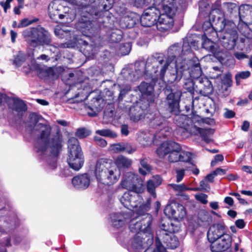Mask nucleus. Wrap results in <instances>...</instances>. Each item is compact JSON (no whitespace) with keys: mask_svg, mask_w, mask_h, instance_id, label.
Segmentation results:
<instances>
[{"mask_svg":"<svg viewBox=\"0 0 252 252\" xmlns=\"http://www.w3.org/2000/svg\"><path fill=\"white\" fill-rule=\"evenodd\" d=\"M31 134L36 138L35 147L37 152L42 156L49 169H56L57 158L63 146L62 135L59 133L51 134L50 126L37 123L34 125Z\"/></svg>","mask_w":252,"mask_h":252,"instance_id":"1","label":"nucleus"},{"mask_svg":"<svg viewBox=\"0 0 252 252\" xmlns=\"http://www.w3.org/2000/svg\"><path fill=\"white\" fill-rule=\"evenodd\" d=\"M220 7V1L217 0L210 13V22H207L204 25H215L219 31H213V36H217L220 44L225 49L231 50L235 46L238 37L236 25L233 21L224 18V13Z\"/></svg>","mask_w":252,"mask_h":252,"instance_id":"2","label":"nucleus"},{"mask_svg":"<svg viewBox=\"0 0 252 252\" xmlns=\"http://www.w3.org/2000/svg\"><path fill=\"white\" fill-rule=\"evenodd\" d=\"M182 56L180 45L175 44L168 48L167 58L160 54H156L148 57L146 62V69L151 74L163 78L169 66H171V64L179 58L180 59V63L185 61L187 63L186 59H183Z\"/></svg>","mask_w":252,"mask_h":252,"instance_id":"3","label":"nucleus"},{"mask_svg":"<svg viewBox=\"0 0 252 252\" xmlns=\"http://www.w3.org/2000/svg\"><path fill=\"white\" fill-rule=\"evenodd\" d=\"M94 173L98 184L111 186L119 180L120 171L116 167L103 159L98 160L94 167Z\"/></svg>","mask_w":252,"mask_h":252,"instance_id":"4","label":"nucleus"},{"mask_svg":"<svg viewBox=\"0 0 252 252\" xmlns=\"http://www.w3.org/2000/svg\"><path fill=\"white\" fill-rule=\"evenodd\" d=\"M22 36L25 41L33 47L50 45L52 42L49 32L40 26L26 29L22 32Z\"/></svg>","mask_w":252,"mask_h":252,"instance_id":"5","label":"nucleus"},{"mask_svg":"<svg viewBox=\"0 0 252 252\" xmlns=\"http://www.w3.org/2000/svg\"><path fill=\"white\" fill-rule=\"evenodd\" d=\"M174 121L177 126L184 129L191 134L196 135L200 132L198 126L203 123L212 125L214 124L213 119H207L203 121L200 117L194 116L191 118L185 115H179L175 116Z\"/></svg>","mask_w":252,"mask_h":252,"instance_id":"6","label":"nucleus"},{"mask_svg":"<svg viewBox=\"0 0 252 252\" xmlns=\"http://www.w3.org/2000/svg\"><path fill=\"white\" fill-rule=\"evenodd\" d=\"M153 220L151 214H146L145 217H138L130 220L129 225V230L131 232L137 234L138 232L144 233L148 235L147 243L148 245L153 243L154 234L151 228Z\"/></svg>","mask_w":252,"mask_h":252,"instance_id":"7","label":"nucleus"},{"mask_svg":"<svg viewBox=\"0 0 252 252\" xmlns=\"http://www.w3.org/2000/svg\"><path fill=\"white\" fill-rule=\"evenodd\" d=\"M67 162L69 167L75 171L80 170L84 163V156L79 141L74 137L70 138L68 141Z\"/></svg>","mask_w":252,"mask_h":252,"instance_id":"8","label":"nucleus"},{"mask_svg":"<svg viewBox=\"0 0 252 252\" xmlns=\"http://www.w3.org/2000/svg\"><path fill=\"white\" fill-rule=\"evenodd\" d=\"M180 59L179 58L175 63H173L172 65H174L175 68L173 69L170 70L166 76H164L163 78L160 77L159 76H156L154 74H151L149 71L146 70L149 76L152 77H155L156 78H159L165 82H167L168 83H173L175 82H178L180 80L182 76V72L186 70L188 68V65L185 61H182L180 62Z\"/></svg>","mask_w":252,"mask_h":252,"instance_id":"9","label":"nucleus"},{"mask_svg":"<svg viewBox=\"0 0 252 252\" xmlns=\"http://www.w3.org/2000/svg\"><path fill=\"white\" fill-rule=\"evenodd\" d=\"M141 182L138 175L132 172H127L124 175L120 186L128 191L142 192L143 189Z\"/></svg>","mask_w":252,"mask_h":252,"instance_id":"10","label":"nucleus"},{"mask_svg":"<svg viewBox=\"0 0 252 252\" xmlns=\"http://www.w3.org/2000/svg\"><path fill=\"white\" fill-rule=\"evenodd\" d=\"M160 14L158 8L156 6H149L146 9L141 16L140 22L144 27H151L157 24Z\"/></svg>","mask_w":252,"mask_h":252,"instance_id":"11","label":"nucleus"},{"mask_svg":"<svg viewBox=\"0 0 252 252\" xmlns=\"http://www.w3.org/2000/svg\"><path fill=\"white\" fill-rule=\"evenodd\" d=\"M140 193L126 191L119 198V200L125 207L132 210V208H137L143 201V198L140 195Z\"/></svg>","mask_w":252,"mask_h":252,"instance_id":"12","label":"nucleus"},{"mask_svg":"<svg viewBox=\"0 0 252 252\" xmlns=\"http://www.w3.org/2000/svg\"><path fill=\"white\" fill-rule=\"evenodd\" d=\"M170 129L169 127L164 126L155 135L149 132H142L138 137L139 141L142 145L147 146L153 142L154 140L166 137L170 132Z\"/></svg>","mask_w":252,"mask_h":252,"instance_id":"13","label":"nucleus"},{"mask_svg":"<svg viewBox=\"0 0 252 252\" xmlns=\"http://www.w3.org/2000/svg\"><path fill=\"white\" fill-rule=\"evenodd\" d=\"M76 27L84 35L88 37L94 36L98 32L97 27L86 17L82 18L76 24Z\"/></svg>","mask_w":252,"mask_h":252,"instance_id":"14","label":"nucleus"},{"mask_svg":"<svg viewBox=\"0 0 252 252\" xmlns=\"http://www.w3.org/2000/svg\"><path fill=\"white\" fill-rule=\"evenodd\" d=\"M164 211L169 217L178 220L184 219L186 215L185 207L178 203H173L166 206Z\"/></svg>","mask_w":252,"mask_h":252,"instance_id":"15","label":"nucleus"},{"mask_svg":"<svg viewBox=\"0 0 252 252\" xmlns=\"http://www.w3.org/2000/svg\"><path fill=\"white\" fill-rule=\"evenodd\" d=\"M166 95V103L168 105L171 111L178 109L182 93L179 90H173L166 88L164 90Z\"/></svg>","mask_w":252,"mask_h":252,"instance_id":"16","label":"nucleus"},{"mask_svg":"<svg viewBox=\"0 0 252 252\" xmlns=\"http://www.w3.org/2000/svg\"><path fill=\"white\" fill-rule=\"evenodd\" d=\"M148 107V103L143 101H141L131 107L129 110L130 119L133 122H137L142 119L144 117Z\"/></svg>","mask_w":252,"mask_h":252,"instance_id":"17","label":"nucleus"},{"mask_svg":"<svg viewBox=\"0 0 252 252\" xmlns=\"http://www.w3.org/2000/svg\"><path fill=\"white\" fill-rule=\"evenodd\" d=\"M147 236L148 235H145V233L142 232L135 234L128 242V249L130 251L138 252L147 247L150 246L151 245H147V241H144L146 238L147 239Z\"/></svg>","mask_w":252,"mask_h":252,"instance_id":"18","label":"nucleus"},{"mask_svg":"<svg viewBox=\"0 0 252 252\" xmlns=\"http://www.w3.org/2000/svg\"><path fill=\"white\" fill-rule=\"evenodd\" d=\"M231 242V237L229 234H223L211 244V250L213 252H224L230 247Z\"/></svg>","mask_w":252,"mask_h":252,"instance_id":"19","label":"nucleus"},{"mask_svg":"<svg viewBox=\"0 0 252 252\" xmlns=\"http://www.w3.org/2000/svg\"><path fill=\"white\" fill-rule=\"evenodd\" d=\"M73 4H75L82 7L88 8L90 6L91 7L96 8L97 10L89 11L91 14H96L99 11H103V5L102 4L101 0H65Z\"/></svg>","mask_w":252,"mask_h":252,"instance_id":"20","label":"nucleus"},{"mask_svg":"<svg viewBox=\"0 0 252 252\" xmlns=\"http://www.w3.org/2000/svg\"><path fill=\"white\" fill-rule=\"evenodd\" d=\"M170 13L164 12L159 15L157 24V28L160 31H167L170 29L174 24V16Z\"/></svg>","mask_w":252,"mask_h":252,"instance_id":"21","label":"nucleus"},{"mask_svg":"<svg viewBox=\"0 0 252 252\" xmlns=\"http://www.w3.org/2000/svg\"><path fill=\"white\" fill-rule=\"evenodd\" d=\"M143 74H149L146 71V64L145 66L142 65V68H124L122 71V74L124 78L128 81H133L136 79L138 78Z\"/></svg>","mask_w":252,"mask_h":252,"instance_id":"22","label":"nucleus"},{"mask_svg":"<svg viewBox=\"0 0 252 252\" xmlns=\"http://www.w3.org/2000/svg\"><path fill=\"white\" fill-rule=\"evenodd\" d=\"M174 150H181L180 146L174 141H165L163 142L157 149V153L159 157L162 158Z\"/></svg>","mask_w":252,"mask_h":252,"instance_id":"23","label":"nucleus"},{"mask_svg":"<svg viewBox=\"0 0 252 252\" xmlns=\"http://www.w3.org/2000/svg\"><path fill=\"white\" fill-rule=\"evenodd\" d=\"M224 226L221 223L214 224L211 225L207 232L208 241L212 244L224 233Z\"/></svg>","mask_w":252,"mask_h":252,"instance_id":"24","label":"nucleus"},{"mask_svg":"<svg viewBox=\"0 0 252 252\" xmlns=\"http://www.w3.org/2000/svg\"><path fill=\"white\" fill-rule=\"evenodd\" d=\"M196 88L198 90L200 94L204 96H208L213 92V88L210 81L207 78L204 77L197 80L195 82Z\"/></svg>","mask_w":252,"mask_h":252,"instance_id":"25","label":"nucleus"},{"mask_svg":"<svg viewBox=\"0 0 252 252\" xmlns=\"http://www.w3.org/2000/svg\"><path fill=\"white\" fill-rule=\"evenodd\" d=\"M168 234L163 236L162 238L156 239V241H158L161 246L166 247L168 249H174L177 247L179 244V242L174 234ZM165 249V248H164Z\"/></svg>","mask_w":252,"mask_h":252,"instance_id":"26","label":"nucleus"},{"mask_svg":"<svg viewBox=\"0 0 252 252\" xmlns=\"http://www.w3.org/2000/svg\"><path fill=\"white\" fill-rule=\"evenodd\" d=\"M72 184L74 188L79 189H87L90 184V178L88 174H81L73 177Z\"/></svg>","mask_w":252,"mask_h":252,"instance_id":"27","label":"nucleus"},{"mask_svg":"<svg viewBox=\"0 0 252 252\" xmlns=\"http://www.w3.org/2000/svg\"><path fill=\"white\" fill-rule=\"evenodd\" d=\"M102 99L100 97L93 98L88 105V108L90 110L88 113L90 116L94 117L102 109Z\"/></svg>","mask_w":252,"mask_h":252,"instance_id":"28","label":"nucleus"},{"mask_svg":"<svg viewBox=\"0 0 252 252\" xmlns=\"http://www.w3.org/2000/svg\"><path fill=\"white\" fill-rule=\"evenodd\" d=\"M177 227L170 221H165L160 225V229L157 233L156 239L162 238L163 236L168 234L174 233L176 231Z\"/></svg>","mask_w":252,"mask_h":252,"instance_id":"29","label":"nucleus"},{"mask_svg":"<svg viewBox=\"0 0 252 252\" xmlns=\"http://www.w3.org/2000/svg\"><path fill=\"white\" fill-rule=\"evenodd\" d=\"M126 215L120 213H115L111 214L110 220L112 225L115 228L123 227L127 222Z\"/></svg>","mask_w":252,"mask_h":252,"instance_id":"30","label":"nucleus"},{"mask_svg":"<svg viewBox=\"0 0 252 252\" xmlns=\"http://www.w3.org/2000/svg\"><path fill=\"white\" fill-rule=\"evenodd\" d=\"M151 207V199L148 198L146 201L144 203L143 200L140 203L137 208H132L134 209V212L140 217H145Z\"/></svg>","mask_w":252,"mask_h":252,"instance_id":"31","label":"nucleus"},{"mask_svg":"<svg viewBox=\"0 0 252 252\" xmlns=\"http://www.w3.org/2000/svg\"><path fill=\"white\" fill-rule=\"evenodd\" d=\"M132 163V161L131 159L122 155L118 156L115 160V163L119 171L122 169L128 168Z\"/></svg>","mask_w":252,"mask_h":252,"instance_id":"32","label":"nucleus"},{"mask_svg":"<svg viewBox=\"0 0 252 252\" xmlns=\"http://www.w3.org/2000/svg\"><path fill=\"white\" fill-rule=\"evenodd\" d=\"M63 8V6L60 4L59 0H55L51 2L48 6V12L50 18L55 20L56 17L59 14V12Z\"/></svg>","mask_w":252,"mask_h":252,"instance_id":"33","label":"nucleus"},{"mask_svg":"<svg viewBox=\"0 0 252 252\" xmlns=\"http://www.w3.org/2000/svg\"><path fill=\"white\" fill-rule=\"evenodd\" d=\"M162 10L164 12L175 15L177 7L175 5L174 0H162Z\"/></svg>","mask_w":252,"mask_h":252,"instance_id":"34","label":"nucleus"},{"mask_svg":"<svg viewBox=\"0 0 252 252\" xmlns=\"http://www.w3.org/2000/svg\"><path fill=\"white\" fill-rule=\"evenodd\" d=\"M93 44H89L88 41L85 40H81L79 44L82 45L81 48L84 50L85 54H93L95 51V48L98 47L97 44L92 41Z\"/></svg>","mask_w":252,"mask_h":252,"instance_id":"35","label":"nucleus"},{"mask_svg":"<svg viewBox=\"0 0 252 252\" xmlns=\"http://www.w3.org/2000/svg\"><path fill=\"white\" fill-rule=\"evenodd\" d=\"M212 221V217L204 210H200L198 214V222L200 225L209 224Z\"/></svg>","mask_w":252,"mask_h":252,"instance_id":"36","label":"nucleus"},{"mask_svg":"<svg viewBox=\"0 0 252 252\" xmlns=\"http://www.w3.org/2000/svg\"><path fill=\"white\" fill-rule=\"evenodd\" d=\"M202 47L208 52L215 55L218 53L217 45L208 38L204 39Z\"/></svg>","mask_w":252,"mask_h":252,"instance_id":"37","label":"nucleus"},{"mask_svg":"<svg viewBox=\"0 0 252 252\" xmlns=\"http://www.w3.org/2000/svg\"><path fill=\"white\" fill-rule=\"evenodd\" d=\"M190 73V76L193 79L195 80V82H197V80L201 79L202 77V70L201 69L200 64L198 62L194 64L191 67V70L189 72Z\"/></svg>","mask_w":252,"mask_h":252,"instance_id":"38","label":"nucleus"},{"mask_svg":"<svg viewBox=\"0 0 252 252\" xmlns=\"http://www.w3.org/2000/svg\"><path fill=\"white\" fill-rule=\"evenodd\" d=\"M198 126L199 132L196 135L200 134L203 139L207 143L212 141L211 136L214 134V130L211 128L202 129Z\"/></svg>","mask_w":252,"mask_h":252,"instance_id":"39","label":"nucleus"},{"mask_svg":"<svg viewBox=\"0 0 252 252\" xmlns=\"http://www.w3.org/2000/svg\"><path fill=\"white\" fill-rule=\"evenodd\" d=\"M122 31L119 29L113 30L109 36V40L112 43H118L122 38Z\"/></svg>","mask_w":252,"mask_h":252,"instance_id":"40","label":"nucleus"},{"mask_svg":"<svg viewBox=\"0 0 252 252\" xmlns=\"http://www.w3.org/2000/svg\"><path fill=\"white\" fill-rule=\"evenodd\" d=\"M139 90L143 94L151 95L154 91L153 86L147 83L142 82L138 87Z\"/></svg>","mask_w":252,"mask_h":252,"instance_id":"41","label":"nucleus"},{"mask_svg":"<svg viewBox=\"0 0 252 252\" xmlns=\"http://www.w3.org/2000/svg\"><path fill=\"white\" fill-rule=\"evenodd\" d=\"M192 156L190 152L182 151L180 153L179 161L187 162L191 166H194L195 164L192 160Z\"/></svg>","mask_w":252,"mask_h":252,"instance_id":"42","label":"nucleus"},{"mask_svg":"<svg viewBox=\"0 0 252 252\" xmlns=\"http://www.w3.org/2000/svg\"><path fill=\"white\" fill-rule=\"evenodd\" d=\"M142 167L139 168V173L142 175H146L151 170V166L148 163V160L146 158H142L140 161Z\"/></svg>","mask_w":252,"mask_h":252,"instance_id":"43","label":"nucleus"},{"mask_svg":"<svg viewBox=\"0 0 252 252\" xmlns=\"http://www.w3.org/2000/svg\"><path fill=\"white\" fill-rule=\"evenodd\" d=\"M238 30L241 33L247 38H252V31L246 24H239Z\"/></svg>","mask_w":252,"mask_h":252,"instance_id":"44","label":"nucleus"},{"mask_svg":"<svg viewBox=\"0 0 252 252\" xmlns=\"http://www.w3.org/2000/svg\"><path fill=\"white\" fill-rule=\"evenodd\" d=\"M195 84H196L195 82H194L192 79H187L184 81L183 88L187 91V92H189L191 94H193L195 90Z\"/></svg>","mask_w":252,"mask_h":252,"instance_id":"45","label":"nucleus"},{"mask_svg":"<svg viewBox=\"0 0 252 252\" xmlns=\"http://www.w3.org/2000/svg\"><path fill=\"white\" fill-rule=\"evenodd\" d=\"M95 133L102 136L108 137L112 138H115L117 136V134L115 132L109 129L97 130L95 131Z\"/></svg>","mask_w":252,"mask_h":252,"instance_id":"46","label":"nucleus"},{"mask_svg":"<svg viewBox=\"0 0 252 252\" xmlns=\"http://www.w3.org/2000/svg\"><path fill=\"white\" fill-rule=\"evenodd\" d=\"M13 107L14 109L18 112L26 111L27 110L26 104L20 99H16L14 101Z\"/></svg>","mask_w":252,"mask_h":252,"instance_id":"47","label":"nucleus"},{"mask_svg":"<svg viewBox=\"0 0 252 252\" xmlns=\"http://www.w3.org/2000/svg\"><path fill=\"white\" fill-rule=\"evenodd\" d=\"M26 55L22 52H19L15 57L13 63L16 66H20L26 61Z\"/></svg>","mask_w":252,"mask_h":252,"instance_id":"48","label":"nucleus"},{"mask_svg":"<svg viewBox=\"0 0 252 252\" xmlns=\"http://www.w3.org/2000/svg\"><path fill=\"white\" fill-rule=\"evenodd\" d=\"M91 131L86 128L82 127L77 129L75 135L79 138H84L91 134Z\"/></svg>","mask_w":252,"mask_h":252,"instance_id":"49","label":"nucleus"},{"mask_svg":"<svg viewBox=\"0 0 252 252\" xmlns=\"http://www.w3.org/2000/svg\"><path fill=\"white\" fill-rule=\"evenodd\" d=\"M251 75V72L249 71H245L239 72L235 75V79L237 85L239 84V83L241 79H246L249 78Z\"/></svg>","mask_w":252,"mask_h":252,"instance_id":"50","label":"nucleus"},{"mask_svg":"<svg viewBox=\"0 0 252 252\" xmlns=\"http://www.w3.org/2000/svg\"><path fill=\"white\" fill-rule=\"evenodd\" d=\"M181 150H174L173 152L168 154V160L171 162H175L179 161L180 153Z\"/></svg>","mask_w":252,"mask_h":252,"instance_id":"51","label":"nucleus"},{"mask_svg":"<svg viewBox=\"0 0 252 252\" xmlns=\"http://www.w3.org/2000/svg\"><path fill=\"white\" fill-rule=\"evenodd\" d=\"M192 49L190 48L189 41H188L186 37L184 38L183 44L181 49L182 55L184 56L191 52Z\"/></svg>","mask_w":252,"mask_h":252,"instance_id":"52","label":"nucleus"},{"mask_svg":"<svg viewBox=\"0 0 252 252\" xmlns=\"http://www.w3.org/2000/svg\"><path fill=\"white\" fill-rule=\"evenodd\" d=\"M250 12L248 5L240 6L239 8V15L240 20H242V18L245 17V15L248 14Z\"/></svg>","mask_w":252,"mask_h":252,"instance_id":"53","label":"nucleus"},{"mask_svg":"<svg viewBox=\"0 0 252 252\" xmlns=\"http://www.w3.org/2000/svg\"><path fill=\"white\" fill-rule=\"evenodd\" d=\"M38 20V19L37 18L33 19L32 20H30L28 18H24L20 21V23L18 26V27L23 28L27 27L33 23L37 22Z\"/></svg>","mask_w":252,"mask_h":252,"instance_id":"54","label":"nucleus"},{"mask_svg":"<svg viewBox=\"0 0 252 252\" xmlns=\"http://www.w3.org/2000/svg\"><path fill=\"white\" fill-rule=\"evenodd\" d=\"M124 152H125L128 154H131L136 150L135 146L131 145L128 143H123Z\"/></svg>","mask_w":252,"mask_h":252,"instance_id":"55","label":"nucleus"},{"mask_svg":"<svg viewBox=\"0 0 252 252\" xmlns=\"http://www.w3.org/2000/svg\"><path fill=\"white\" fill-rule=\"evenodd\" d=\"M175 171L176 174V182H180L183 180L185 176V169L177 168L175 169Z\"/></svg>","mask_w":252,"mask_h":252,"instance_id":"56","label":"nucleus"},{"mask_svg":"<svg viewBox=\"0 0 252 252\" xmlns=\"http://www.w3.org/2000/svg\"><path fill=\"white\" fill-rule=\"evenodd\" d=\"M156 187H157L154 184L153 181H151V180H149L147 182V190L155 197H156L155 188Z\"/></svg>","mask_w":252,"mask_h":252,"instance_id":"57","label":"nucleus"},{"mask_svg":"<svg viewBox=\"0 0 252 252\" xmlns=\"http://www.w3.org/2000/svg\"><path fill=\"white\" fill-rule=\"evenodd\" d=\"M156 249H153L152 248H147L144 252H163L162 249H164V247L163 246L160 245V243L158 241H156Z\"/></svg>","mask_w":252,"mask_h":252,"instance_id":"58","label":"nucleus"},{"mask_svg":"<svg viewBox=\"0 0 252 252\" xmlns=\"http://www.w3.org/2000/svg\"><path fill=\"white\" fill-rule=\"evenodd\" d=\"M147 0H132V4L137 8H142L144 6L150 4Z\"/></svg>","mask_w":252,"mask_h":252,"instance_id":"59","label":"nucleus"},{"mask_svg":"<svg viewBox=\"0 0 252 252\" xmlns=\"http://www.w3.org/2000/svg\"><path fill=\"white\" fill-rule=\"evenodd\" d=\"M186 38L188 41H189V40L190 46L192 50H196L198 49V41L194 39L193 38H192L190 36H187L186 37Z\"/></svg>","mask_w":252,"mask_h":252,"instance_id":"60","label":"nucleus"},{"mask_svg":"<svg viewBox=\"0 0 252 252\" xmlns=\"http://www.w3.org/2000/svg\"><path fill=\"white\" fill-rule=\"evenodd\" d=\"M170 186L176 191H183L188 189L187 187L184 184L177 185L174 184H170Z\"/></svg>","mask_w":252,"mask_h":252,"instance_id":"61","label":"nucleus"},{"mask_svg":"<svg viewBox=\"0 0 252 252\" xmlns=\"http://www.w3.org/2000/svg\"><path fill=\"white\" fill-rule=\"evenodd\" d=\"M94 140L98 145L102 147H104L107 145L106 141L100 137L97 136H94Z\"/></svg>","mask_w":252,"mask_h":252,"instance_id":"62","label":"nucleus"},{"mask_svg":"<svg viewBox=\"0 0 252 252\" xmlns=\"http://www.w3.org/2000/svg\"><path fill=\"white\" fill-rule=\"evenodd\" d=\"M112 150L117 153L124 152L123 143L114 144L112 146Z\"/></svg>","mask_w":252,"mask_h":252,"instance_id":"63","label":"nucleus"},{"mask_svg":"<svg viewBox=\"0 0 252 252\" xmlns=\"http://www.w3.org/2000/svg\"><path fill=\"white\" fill-rule=\"evenodd\" d=\"M224 7L226 8L230 12L237 8L236 4L232 2H225L223 4Z\"/></svg>","mask_w":252,"mask_h":252,"instance_id":"64","label":"nucleus"}]
</instances>
